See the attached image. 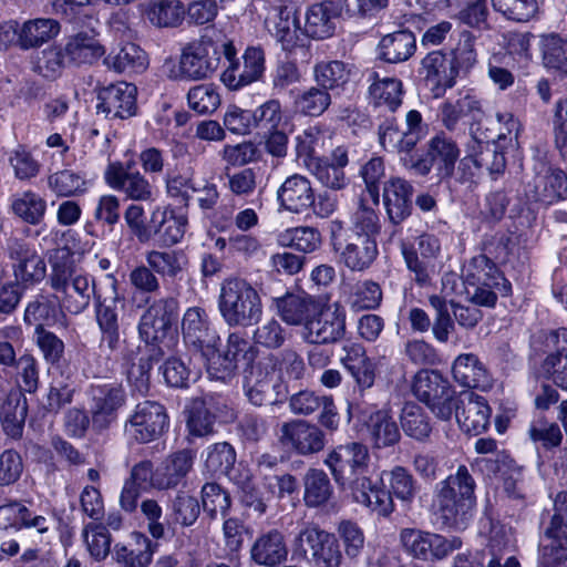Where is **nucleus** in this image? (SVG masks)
<instances>
[{"mask_svg": "<svg viewBox=\"0 0 567 567\" xmlns=\"http://www.w3.org/2000/svg\"><path fill=\"white\" fill-rule=\"evenodd\" d=\"M184 16V6L178 0H158L148 10L150 21L157 27H176Z\"/></svg>", "mask_w": 567, "mask_h": 567, "instance_id": "nucleus-59", "label": "nucleus"}, {"mask_svg": "<svg viewBox=\"0 0 567 567\" xmlns=\"http://www.w3.org/2000/svg\"><path fill=\"white\" fill-rule=\"evenodd\" d=\"M379 142L386 152L399 153L401 157H413L411 152L414 147L405 144L408 143V136L403 130L399 127L395 118H386L379 126Z\"/></svg>", "mask_w": 567, "mask_h": 567, "instance_id": "nucleus-56", "label": "nucleus"}, {"mask_svg": "<svg viewBox=\"0 0 567 567\" xmlns=\"http://www.w3.org/2000/svg\"><path fill=\"white\" fill-rule=\"evenodd\" d=\"M169 509L173 523L192 526L199 516L200 505L195 496L179 492L172 501Z\"/></svg>", "mask_w": 567, "mask_h": 567, "instance_id": "nucleus-63", "label": "nucleus"}, {"mask_svg": "<svg viewBox=\"0 0 567 567\" xmlns=\"http://www.w3.org/2000/svg\"><path fill=\"white\" fill-rule=\"evenodd\" d=\"M193 463L194 455L189 450L178 451L169 455L155 470L153 487L158 489L175 487L190 471Z\"/></svg>", "mask_w": 567, "mask_h": 567, "instance_id": "nucleus-34", "label": "nucleus"}, {"mask_svg": "<svg viewBox=\"0 0 567 567\" xmlns=\"http://www.w3.org/2000/svg\"><path fill=\"white\" fill-rule=\"evenodd\" d=\"M331 104V95L323 87L311 86L303 90L295 100V105L298 112L303 115L319 116Z\"/></svg>", "mask_w": 567, "mask_h": 567, "instance_id": "nucleus-58", "label": "nucleus"}, {"mask_svg": "<svg viewBox=\"0 0 567 567\" xmlns=\"http://www.w3.org/2000/svg\"><path fill=\"white\" fill-rule=\"evenodd\" d=\"M107 185L122 193L125 199L148 203L155 199V188L145 174L140 171H132L128 167L110 165L105 172Z\"/></svg>", "mask_w": 567, "mask_h": 567, "instance_id": "nucleus-16", "label": "nucleus"}, {"mask_svg": "<svg viewBox=\"0 0 567 567\" xmlns=\"http://www.w3.org/2000/svg\"><path fill=\"white\" fill-rule=\"evenodd\" d=\"M27 411V400L21 390H11L0 406L1 425L8 436L18 439L22 435Z\"/></svg>", "mask_w": 567, "mask_h": 567, "instance_id": "nucleus-39", "label": "nucleus"}, {"mask_svg": "<svg viewBox=\"0 0 567 567\" xmlns=\"http://www.w3.org/2000/svg\"><path fill=\"white\" fill-rule=\"evenodd\" d=\"M475 481L465 465L449 475L435 487L433 509L436 520L444 527L464 528L473 516Z\"/></svg>", "mask_w": 567, "mask_h": 567, "instance_id": "nucleus-2", "label": "nucleus"}, {"mask_svg": "<svg viewBox=\"0 0 567 567\" xmlns=\"http://www.w3.org/2000/svg\"><path fill=\"white\" fill-rule=\"evenodd\" d=\"M378 48L380 59L389 63H400L413 55L416 40L411 31L401 30L384 35Z\"/></svg>", "mask_w": 567, "mask_h": 567, "instance_id": "nucleus-41", "label": "nucleus"}, {"mask_svg": "<svg viewBox=\"0 0 567 567\" xmlns=\"http://www.w3.org/2000/svg\"><path fill=\"white\" fill-rule=\"evenodd\" d=\"M48 187L59 197H72L84 194L87 182L80 173L62 169L48 177Z\"/></svg>", "mask_w": 567, "mask_h": 567, "instance_id": "nucleus-54", "label": "nucleus"}, {"mask_svg": "<svg viewBox=\"0 0 567 567\" xmlns=\"http://www.w3.org/2000/svg\"><path fill=\"white\" fill-rule=\"evenodd\" d=\"M381 483L388 482L389 493L403 503H412L416 495V481L403 466H394L381 472Z\"/></svg>", "mask_w": 567, "mask_h": 567, "instance_id": "nucleus-50", "label": "nucleus"}, {"mask_svg": "<svg viewBox=\"0 0 567 567\" xmlns=\"http://www.w3.org/2000/svg\"><path fill=\"white\" fill-rule=\"evenodd\" d=\"M132 537L137 548H128L125 545L116 544L112 554L113 559L124 567H147L157 545L141 533H133Z\"/></svg>", "mask_w": 567, "mask_h": 567, "instance_id": "nucleus-42", "label": "nucleus"}, {"mask_svg": "<svg viewBox=\"0 0 567 567\" xmlns=\"http://www.w3.org/2000/svg\"><path fill=\"white\" fill-rule=\"evenodd\" d=\"M187 103L198 114H212L220 105V95L215 85L198 84L188 91Z\"/></svg>", "mask_w": 567, "mask_h": 567, "instance_id": "nucleus-60", "label": "nucleus"}, {"mask_svg": "<svg viewBox=\"0 0 567 567\" xmlns=\"http://www.w3.org/2000/svg\"><path fill=\"white\" fill-rule=\"evenodd\" d=\"M337 14L330 1L310 6L305 14V33L315 40H324L333 35Z\"/></svg>", "mask_w": 567, "mask_h": 567, "instance_id": "nucleus-38", "label": "nucleus"}, {"mask_svg": "<svg viewBox=\"0 0 567 567\" xmlns=\"http://www.w3.org/2000/svg\"><path fill=\"white\" fill-rule=\"evenodd\" d=\"M220 398L207 395L193 401L187 420L189 433L195 436H205L214 431V423L220 405Z\"/></svg>", "mask_w": 567, "mask_h": 567, "instance_id": "nucleus-37", "label": "nucleus"}, {"mask_svg": "<svg viewBox=\"0 0 567 567\" xmlns=\"http://www.w3.org/2000/svg\"><path fill=\"white\" fill-rule=\"evenodd\" d=\"M136 93L134 84L117 82L100 90L97 94V113L106 118H127L136 112Z\"/></svg>", "mask_w": 567, "mask_h": 567, "instance_id": "nucleus-20", "label": "nucleus"}, {"mask_svg": "<svg viewBox=\"0 0 567 567\" xmlns=\"http://www.w3.org/2000/svg\"><path fill=\"white\" fill-rule=\"evenodd\" d=\"M451 55L458 72H468L477 62L476 37L470 31H462Z\"/></svg>", "mask_w": 567, "mask_h": 567, "instance_id": "nucleus-64", "label": "nucleus"}, {"mask_svg": "<svg viewBox=\"0 0 567 567\" xmlns=\"http://www.w3.org/2000/svg\"><path fill=\"white\" fill-rule=\"evenodd\" d=\"M412 391L439 420H452L451 406L458 392L439 371H419L414 377Z\"/></svg>", "mask_w": 567, "mask_h": 567, "instance_id": "nucleus-8", "label": "nucleus"}, {"mask_svg": "<svg viewBox=\"0 0 567 567\" xmlns=\"http://www.w3.org/2000/svg\"><path fill=\"white\" fill-rule=\"evenodd\" d=\"M277 312L288 324L307 323L319 311V302L308 295L287 293L275 299Z\"/></svg>", "mask_w": 567, "mask_h": 567, "instance_id": "nucleus-35", "label": "nucleus"}, {"mask_svg": "<svg viewBox=\"0 0 567 567\" xmlns=\"http://www.w3.org/2000/svg\"><path fill=\"white\" fill-rule=\"evenodd\" d=\"M421 70L424 80L432 86L435 96L443 95L456 83L460 72L453 61L447 59L442 51H432L421 61Z\"/></svg>", "mask_w": 567, "mask_h": 567, "instance_id": "nucleus-28", "label": "nucleus"}, {"mask_svg": "<svg viewBox=\"0 0 567 567\" xmlns=\"http://www.w3.org/2000/svg\"><path fill=\"white\" fill-rule=\"evenodd\" d=\"M226 37L212 29L188 43L179 59V78L188 81L209 79L218 69L224 55Z\"/></svg>", "mask_w": 567, "mask_h": 567, "instance_id": "nucleus-4", "label": "nucleus"}, {"mask_svg": "<svg viewBox=\"0 0 567 567\" xmlns=\"http://www.w3.org/2000/svg\"><path fill=\"white\" fill-rule=\"evenodd\" d=\"M277 244L282 247L293 248L298 251L310 254L321 245V234L310 226L287 228L277 235Z\"/></svg>", "mask_w": 567, "mask_h": 567, "instance_id": "nucleus-48", "label": "nucleus"}, {"mask_svg": "<svg viewBox=\"0 0 567 567\" xmlns=\"http://www.w3.org/2000/svg\"><path fill=\"white\" fill-rule=\"evenodd\" d=\"M271 12L272 16L268 18L269 23L272 24L270 31L281 49L292 53L298 48H303L307 34L305 28H300L293 1L282 4Z\"/></svg>", "mask_w": 567, "mask_h": 567, "instance_id": "nucleus-19", "label": "nucleus"}, {"mask_svg": "<svg viewBox=\"0 0 567 567\" xmlns=\"http://www.w3.org/2000/svg\"><path fill=\"white\" fill-rule=\"evenodd\" d=\"M51 272L48 282L52 297L64 310L72 315L83 312L90 306L91 298L99 296L94 279L76 269L73 252L66 246L53 249L49 255Z\"/></svg>", "mask_w": 567, "mask_h": 567, "instance_id": "nucleus-1", "label": "nucleus"}, {"mask_svg": "<svg viewBox=\"0 0 567 567\" xmlns=\"http://www.w3.org/2000/svg\"><path fill=\"white\" fill-rule=\"evenodd\" d=\"M64 310H60V306L52 298L39 295L34 300L30 301L24 310L23 320L27 324L43 327L56 322L59 315Z\"/></svg>", "mask_w": 567, "mask_h": 567, "instance_id": "nucleus-53", "label": "nucleus"}, {"mask_svg": "<svg viewBox=\"0 0 567 567\" xmlns=\"http://www.w3.org/2000/svg\"><path fill=\"white\" fill-rule=\"evenodd\" d=\"M369 460L367 446L354 442L333 449L324 460V464L339 485L351 486L355 477L367 476Z\"/></svg>", "mask_w": 567, "mask_h": 567, "instance_id": "nucleus-13", "label": "nucleus"}, {"mask_svg": "<svg viewBox=\"0 0 567 567\" xmlns=\"http://www.w3.org/2000/svg\"><path fill=\"white\" fill-rule=\"evenodd\" d=\"M9 258L16 282L24 287L41 282L47 276L44 259L28 244L14 240L9 246Z\"/></svg>", "mask_w": 567, "mask_h": 567, "instance_id": "nucleus-21", "label": "nucleus"}, {"mask_svg": "<svg viewBox=\"0 0 567 567\" xmlns=\"http://www.w3.org/2000/svg\"><path fill=\"white\" fill-rule=\"evenodd\" d=\"M369 92L375 106H384L389 111H395L402 103V82L398 79H378L375 76Z\"/></svg>", "mask_w": 567, "mask_h": 567, "instance_id": "nucleus-52", "label": "nucleus"}, {"mask_svg": "<svg viewBox=\"0 0 567 567\" xmlns=\"http://www.w3.org/2000/svg\"><path fill=\"white\" fill-rule=\"evenodd\" d=\"M349 164L348 150L344 146H337L330 156H321L306 161L308 171L324 187L332 190H341L349 184L344 168Z\"/></svg>", "mask_w": 567, "mask_h": 567, "instance_id": "nucleus-18", "label": "nucleus"}, {"mask_svg": "<svg viewBox=\"0 0 567 567\" xmlns=\"http://www.w3.org/2000/svg\"><path fill=\"white\" fill-rule=\"evenodd\" d=\"M279 441L300 455H309L321 451L326 445L323 432L306 421L293 420L280 427Z\"/></svg>", "mask_w": 567, "mask_h": 567, "instance_id": "nucleus-22", "label": "nucleus"}, {"mask_svg": "<svg viewBox=\"0 0 567 567\" xmlns=\"http://www.w3.org/2000/svg\"><path fill=\"white\" fill-rule=\"evenodd\" d=\"M476 148H480V140L473 135L466 145V155L456 168L455 177L461 184H476L481 176L483 168Z\"/></svg>", "mask_w": 567, "mask_h": 567, "instance_id": "nucleus-61", "label": "nucleus"}, {"mask_svg": "<svg viewBox=\"0 0 567 567\" xmlns=\"http://www.w3.org/2000/svg\"><path fill=\"white\" fill-rule=\"evenodd\" d=\"M126 394L122 385L102 384L92 388V423L99 430L107 429L125 404Z\"/></svg>", "mask_w": 567, "mask_h": 567, "instance_id": "nucleus-24", "label": "nucleus"}, {"mask_svg": "<svg viewBox=\"0 0 567 567\" xmlns=\"http://www.w3.org/2000/svg\"><path fill=\"white\" fill-rule=\"evenodd\" d=\"M458 157L460 150L456 143L440 134L430 140L425 155L417 158L402 156L400 159L408 171L417 176H426L434 167L437 179L443 182L454 175Z\"/></svg>", "mask_w": 567, "mask_h": 567, "instance_id": "nucleus-6", "label": "nucleus"}, {"mask_svg": "<svg viewBox=\"0 0 567 567\" xmlns=\"http://www.w3.org/2000/svg\"><path fill=\"white\" fill-rule=\"evenodd\" d=\"M351 494L355 503L378 516L386 517L394 511L393 498L381 483V476L375 482L368 476L355 477L351 482Z\"/></svg>", "mask_w": 567, "mask_h": 567, "instance_id": "nucleus-26", "label": "nucleus"}, {"mask_svg": "<svg viewBox=\"0 0 567 567\" xmlns=\"http://www.w3.org/2000/svg\"><path fill=\"white\" fill-rule=\"evenodd\" d=\"M330 241L340 261L352 271L368 269L378 256L375 239L350 235V230L338 219L330 221Z\"/></svg>", "mask_w": 567, "mask_h": 567, "instance_id": "nucleus-7", "label": "nucleus"}, {"mask_svg": "<svg viewBox=\"0 0 567 567\" xmlns=\"http://www.w3.org/2000/svg\"><path fill=\"white\" fill-rule=\"evenodd\" d=\"M287 555L284 535L277 529L258 536L250 548V558L258 566L276 567L286 560Z\"/></svg>", "mask_w": 567, "mask_h": 567, "instance_id": "nucleus-33", "label": "nucleus"}, {"mask_svg": "<svg viewBox=\"0 0 567 567\" xmlns=\"http://www.w3.org/2000/svg\"><path fill=\"white\" fill-rule=\"evenodd\" d=\"M205 471L213 476H227L244 492L251 489V474L248 468L235 467L236 451L227 442L210 444L202 453Z\"/></svg>", "mask_w": 567, "mask_h": 567, "instance_id": "nucleus-15", "label": "nucleus"}, {"mask_svg": "<svg viewBox=\"0 0 567 567\" xmlns=\"http://www.w3.org/2000/svg\"><path fill=\"white\" fill-rule=\"evenodd\" d=\"M60 32V23L54 19L39 18L23 23L19 31L22 48L29 49L43 44Z\"/></svg>", "mask_w": 567, "mask_h": 567, "instance_id": "nucleus-47", "label": "nucleus"}, {"mask_svg": "<svg viewBox=\"0 0 567 567\" xmlns=\"http://www.w3.org/2000/svg\"><path fill=\"white\" fill-rule=\"evenodd\" d=\"M69 65H93L105 55L99 32L94 28L81 30L70 35L63 47Z\"/></svg>", "mask_w": 567, "mask_h": 567, "instance_id": "nucleus-27", "label": "nucleus"}, {"mask_svg": "<svg viewBox=\"0 0 567 567\" xmlns=\"http://www.w3.org/2000/svg\"><path fill=\"white\" fill-rule=\"evenodd\" d=\"M303 502L307 507L318 508L329 504L333 497V487L327 473L319 468H309L303 476Z\"/></svg>", "mask_w": 567, "mask_h": 567, "instance_id": "nucleus-43", "label": "nucleus"}, {"mask_svg": "<svg viewBox=\"0 0 567 567\" xmlns=\"http://www.w3.org/2000/svg\"><path fill=\"white\" fill-rule=\"evenodd\" d=\"M413 186L401 177H391L383 187V203L388 217L399 225L411 214Z\"/></svg>", "mask_w": 567, "mask_h": 567, "instance_id": "nucleus-31", "label": "nucleus"}, {"mask_svg": "<svg viewBox=\"0 0 567 567\" xmlns=\"http://www.w3.org/2000/svg\"><path fill=\"white\" fill-rule=\"evenodd\" d=\"M329 533L313 523H305L295 537L292 548L298 557L310 558Z\"/></svg>", "mask_w": 567, "mask_h": 567, "instance_id": "nucleus-62", "label": "nucleus"}, {"mask_svg": "<svg viewBox=\"0 0 567 567\" xmlns=\"http://www.w3.org/2000/svg\"><path fill=\"white\" fill-rule=\"evenodd\" d=\"M224 56L228 65L221 73L220 80L231 91L240 90L260 80L265 72V53L259 47H248L239 59L233 41L226 39Z\"/></svg>", "mask_w": 567, "mask_h": 567, "instance_id": "nucleus-9", "label": "nucleus"}, {"mask_svg": "<svg viewBox=\"0 0 567 567\" xmlns=\"http://www.w3.org/2000/svg\"><path fill=\"white\" fill-rule=\"evenodd\" d=\"M35 529L39 534L50 530V519L30 511L20 502H11L0 506V530Z\"/></svg>", "mask_w": 567, "mask_h": 567, "instance_id": "nucleus-30", "label": "nucleus"}, {"mask_svg": "<svg viewBox=\"0 0 567 567\" xmlns=\"http://www.w3.org/2000/svg\"><path fill=\"white\" fill-rule=\"evenodd\" d=\"M146 264L164 279H182L188 268V257L182 249H153L145 254Z\"/></svg>", "mask_w": 567, "mask_h": 567, "instance_id": "nucleus-36", "label": "nucleus"}, {"mask_svg": "<svg viewBox=\"0 0 567 567\" xmlns=\"http://www.w3.org/2000/svg\"><path fill=\"white\" fill-rule=\"evenodd\" d=\"M401 426L408 436L419 441L426 439L432 431L427 414L416 403H406L403 406Z\"/></svg>", "mask_w": 567, "mask_h": 567, "instance_id": "nucleus-55", "label": "nucleus"}, {"mask_svg": "<svg viewBox=\"0 0 567 567\" xmlns=\"http://www.w3.org/2000/svg\"><path fill=\"white\" fill-rule=\"evenodd\" d=\"M69 65L62 47H50L41 51L34 62V71L44 79L55 80L62 75Z\"/></svg>", "mask_w": 567, "mask_h": 567, "instance_id": "nucleus-57", "label": "nucleus"}, {"mask_svg": "<svg viewBox=\"0 0 567 567\" xmlns=\"http://www.w3.org/2000/svg\"><path fill=\"white\" fill-rule=\"evenodd\" d=\"M218 306L221 317L230 327H250L261 319V298L245 279L225 280L220 287Z\"/></svg>", "mask_w": 567, "mask_h": 567, "instance_id": "nucleus-3", "label": "nucleus"}, {"mask_svg": "<svg viewBox=\"0 0 567 567\" xmlns=\"http://www.w3.org/2000/svg\"><path fill=\"white\" fill-rule=\"evenodd\" d=\"M168 427L165 408L155 401L138 403L126 421L124 432L130 440L148 443L159 437Z\"/></svg>", "mask_w": 567, "mask_h": 567, "instance_id": "nucleus-12", "label": "nucleus"}, {"mask_svg": "<svg viewBox=\"0 0 567 567\" xmlns=\"http://www.w3.org/2000/svg\"><path fill=\"white\" fill-rule=\"evenodd\" d=\"M348 414L350 417L358 416L368 425L377 446H389L399 441L400 432L396 423L385 411H374L367 416L359 405L349 404Z\"/></svg>", "mask_w": 567, "mask_h": 567, "instance_id": "nucleus-32", "label": "nucleus"}, {"mask_svg": "<svg viewBox=\"0 0 567 567\" xmlns=\"http://www.w3.org/2000/svg\"><path fill=\"white\" fill-rule=\"evenodd\" d=\"M176 317L174 298L157 299L148 306L138 324L140 337L150 347L148 351L165 354L169 350L174 339L169 332Z\"/></svg>", "mask_w": 567, "mask_h": 567, "instance_id": "nucleus-5", "label": "nucleus"}, {"mask_svg": "<svg viewBox=\"0 0 567 567\" xmlns=\"http://www.w3.org/2000/svg\"><path fill=\"white\" fill-rule=\"evenodd\" d=\"M452 374L463 386L487 389L492 385V377L478 357H456Z\"/></svg>", "mask_w": 567, "mask_h": 567, "instance_id": "nucleus-40", "label": "nucleus"}, {"mask_svg": "<svg viewBox=\"0 0 567 567\" xmlns=\"http://www.w3.org/2000/svg\"><path fill=\"white\" fill-rule=\"evenodd\" d=\"M161 370L165 382L174 388H185L200 375V368L193 362L192 357H168Z\"/></svg>", "mask_w": 567, "mask_h": 567, "instance_id": "nucleus-46", "label": "nucleus"}, {"mask_svg": "<svg viewBox=\"0 0 567 567\" xmlns=\"http://www.w3.org/2000/svg\"><path fill=\"white\" fill-rule=\"evenodd\" d=\"M539 49L546 69L567 74V37L555 32L543 34Z\"/></svg>", "mask_w": 567, "mask_h": 567, "instance_id": "nucleus-45", "label": "nucleus"}, {"mask_svg": "<svg viewBox=\"0 0 567 567\" xmlns=\"http://www.w3.org/2000/svg\"><path fill=\"white\" fill-rule=\"evenodd\" d=\"M400 543L405 553L422 560L443 559L463 545L457 536L445 537L417 528H403Z\"/></svg>", "mask_w": 567, "mask_h": 567, "instance_id": "nucleus-11", "label": "nucleus"}, {"mask_svg": "<svg viewBox=\"0 0 567 567\" xmlns=\"http://www.w3.org/2000/svg\"><path fill=\"white\" fill-rule=\"evenodd\" d=\"M104 64L117 73L123 72H143L148 60L144 50L138 45L127 42L117 51H112L104 58Z\"/></svg>", "mask_w": 567, "mask_h": 567, "instance_id": "nucleus-44", "label": "nucleus"}, {"mask_svg": "<svg viewBox=\"0 0 567 567\" xmlns=\"http://www.w3.org/2000/svg\"><path fill=\"white\" fill-rule=\"evenodd\" d=\"M525 190L535 202L553 204L567 197V175L549 165L543 157H535L532 176L526 182Z\"/></svg>", "mask_w": 567, "mask_h": 567, "instance_id": "nucleus-10", "label": "nucleus"}, {"mask_svg": "<svg viewBox=\"0 0 567 567\" xmlns=\"http://www.w3.org/2000/svg\"><path fill=\"white\" fill-rule=\"evenodd\" d=\"M464 278L468 286L483 285L495 288L502 296H509L512 292L511 282L487 255L482 254L471 258L464 266Z\"/></svg>", "mask_w": 567, "mask_h": 567, "instance_id": "nucleus-29", "label": "nucleus"}, {"mask_svg": "<svg viewBox=\"0 0 567 567\" xmlns=\"http://www.w3.org/2000/svg\"><path fill=\"white\" fill-rule=\"evenodd\" d=\"M111 288L113 296L110 298L101 299V296H96V321L101 330L100 349L103 352H115L121 347L118 311L124 308L125 301L118 297L115 282H112Z\"/></svg>", "mask_w": 567, "mask_h": 567, "instance_id": "nucleus-17", "label": "nucleus"}, {"mask_svg": "<svg viewBox=\"0 0 567 567\" xmlns=\"http://www.w3.org/2000/svg\"><path fill=\"white\" fill-rule=\"evenodd\" d=\"M452 419L471 435L485 432L491 423L492 409L485 396L472 390L460 391L452 403Z\"/></svg>", "mask_w": 567, "mask_h": 567, "instance_id": "nucleus-14", "label": "nucleus"}, {"mask_svg": "<svg viewBox=\"0 0 567 567\" xmlns=\"http://www.w3.org/2000/svg\"><path fill=\"white\" fill-rule=\"evenodd\" d=\"M344 316L338 307H321L305 327L303 337L309 343L322 344L334 342L344 332Z\"/></svg>", "mask_w": 567, "mask_h": 567, "instance_id": "nucleus-25", "label": "nucleus"}, {"mask_svg": "<svg viewBox=\"0 0 567 567\" xmlns=\"http://www.w3.org/2000/svg\"><path fill=\"white\" fill-rule=\"evenodd\" d=\"M313 79L324 90L343 87L350 80V69L339 60L319 61L313 66Z\"/></svg>", "mask_w": 567, "mask_h": 567, "instance_id": "nucleus-49", "label": "nucleus"}, {"mask_svg": "<svg viewBox=\"0 0 567 567\" xmlns=\"http://www.w3.org/2000/svg\"><path fill=\"white\" fill-rule=\"evenodd\" d=\"M11 209L16 216L30 225H39L47 212V202L32 190H25L14 196Z\"/></svg>", "mask_w": 567, "mask_h": 567, "instance_id": "nucleus-51", "label": "nucleus"}, {"mask_svg": "<svg viewBox=\"0 0 567 567\" xmlns=\"http://www.w3.org/2000/svg\"><path fill=\"white\" fill-rule=\"evenodd\" d=\"M278 209L291 214H303L315 205L316 193L311 181L301 175L288 176L276 193Z\"/></svg>", "mask_w": 567, "mask_h": 567, "instance_id": "nucleus-23", "label": "nucleus"}]
</instances>
